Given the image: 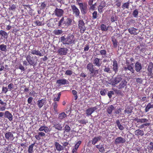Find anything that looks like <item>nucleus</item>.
<instances>
[{
	"mask_svg": "<svg viewBox=\"0 0 153 153\" xmlns=\"http://www.w3.org/2000/svg\"><path fill=\"white\" fill-rule=\"evenodd\" d=\"M60 40L63 45H70L75 43L76 38L74 35L70 33L66 37L64 36L61 37Z\"/></svg>",
	"mask_w": 153,
	"mask_h": 153,
	"instance_id": "f257e3e1",
	"label": "nucleus"
},
{
	"mask_svg": "<svg viewBox=\"0 0 153 153\" xmlns=\"http://www.w3.org/2000/svg\"><path fill=\"white\" fill-rule=\"evenodd\" d=\"M72 20L69 17H62L59 22L58 26L68 27L72 24Z\"/></svg>",
	"mask_w": 153,
	"mask_h": 153,
	"instance_id": "f03ea898",
	"label": "nucleus"
},
{
	"mask_svg": "<svg viewBox=\"0 0 153 153\" xmlns=\"http://www.w3.org/2000/svg\"><path fill=\"white\" fill-rule=\"evenodd\" d=\"M94 67V65L91 62L88 64L86 66L87 69L90 73L91 78L97 76V75L99 74V70L95 69Z\"/></svg>",
	"mask_w": 153,
	"mask_h": 153,
	"instance_id": "7ed1b4c3",
	"label": "nucleus"
},
{
	"mask_svg": "<svg viewBox=\"0 0 153 153\" xmlns=\"http://www.w3.org/2000/svg\"><path fill=\"white\" fill-rule=\"evenodd\" d=\"M122 79L121 76L118 75L111 79L107 83L112 85L115 86L119 83L122 80Z\"/></svg>",
	"mask_w": 153,
	"mask_h": 153,
	"instance_id": "20e7f679",
	"label": "nucleus"
},
{
	"mask_svg": "<svg viewBox=\"0 0 153 153\" xmlns=\"http://www.w3.org/2000/svg\"><path fill=\"white\" fill-rule=\"evenodd\" d=\"M37 59L36 56H31L30 55H27L26 57V59L28 62L31 65H35L37 60L35 59Z\"/></svg>",
	"mask_w": 153,
	"mask_h": 153,
	"instance_id": "39448f33",
	"label": "nucleus"
},
{
	"mask_svg": "<svg viewBox=\"0 0 153 153\" xmlns=\"http://www.w3.org/2000/svg\"><path fill=\"white\" fill-rule=\"evenodd\" d=\"M78 26L81 33H83L85 30L86 28L85 26V24L83 20L80 19L78 21Z\"/></svg>",
	"mask_w": 153,
	"mask_h": 153,
	"instance_id": "423d86ee",
	"label": "nucleus"
},
{
	"mask_svg": "<svg viewBox=\"0 0 153 153\" xmlns=\"http://www.w3.org/2000/svg\"><path fill=\"white\" fill-rule=\"evenodd\" d=\"M153 69V63L152 62H150L148 65L147 72V75L150 78L153 77V73L152 72Z\"/></svg>",
	"mask_w": 153,
	"mask_h": 153,
	"instance_id": "0eeeda50",
	"label": "nucleus"
},
{
	"mask_svg": "<svg viewBox=\"0 0 153 153\" xmlns=\"http://www.w3.org/2000/svg\"><path fill=\"white\" fill-rule=\"evenodd\" d=\"M82 13V14H85L88 12L87 5L86 4L82 3H78Z\"/></svg>",
	"mask_w": 153,
	"mask_h": 153,
	"instance_id": "6e6552de",
	"label": "nucleus"
},
{
	"mask_svg": "<svg viewBox=\"0 0 153 153\" xmlns=\"http://www.w3.org/2000/svg\"><path fill=\"white\" fill-rule=\"evenodd\" d=\"M71 8L72 9L73 14L76 17L79 16L80 12L78 8L74 4L71 5Z\"/></svg>",
	"mask_w": 153,
	"mask_h": 153,
	"instance_id": "1a4fd4ad",
	"label": "nucleus"
},
{
	"mask_svg": "<svg viewBox=\"0 0 153 153\" xmlns=\"http://www.w3.org/2000/svg\"><path fill=\"white\" fill-rule=\"evenodd\" d=\"M93 63L95 66L97 67L101 66L102 64L101 60L98 58L94 57L93 61Z\"/></svg>",
	"mask_w": 153,
	"mask_h": 153,
	"instance_id": "9d476101",
	"label": "nucleus"
},
{
	"mask_svg": "<svg viewBox=\"0 0 153 153\" xmlns=\"http://www.w3.org/2000/svg\"><path fill=\"white\" fill-rule=\"evenodd\" d=\"M54 12L56 16L61 17L63 15L64 12L62 9L56 8Z\"/></svg>",
	"mask_w": 153,
	"mask_h": 153,
	"instance_id": "9b49d317",
	"label": "nucleus"
},
{
	"mask_svg": "<svg viewBox=\"0 0 153 153\" xmlns=\"http://www.w3.org/2000/svg\"><path fill=\"white\" fill-rule=\"evenodd\" d=\"M118 65L117 63V62L116 60H114L112 61V69L114 74L117 73L118 71Z\"/></svg>",
	"mask_w": 153,
	"mask_h": 153,
	"instance_id": "f8f14e48",
	"label": "nucleus"
},
{
	"mask_svg": "<svg viewBox=\"0 0 153 153\" xmlns=\"http://www.w3.org/2000/svg\"><path fill=\"white\" fill-rule=\"evenodd\" d=\"M53 19H51L49 21V22L48 23V25L49 27H56V22L58 21V19L57 18H55L53 19V21H52Z\"/></svg>",
	"mask_w": 153,
	"mask_h": 153,
	"instance_id": "ddd939ff",
	"label": "nucleus"
},
{
	"mask_svg": "<svg viewBox=\"0 0 153 153\" xmlns=\"http://www.w3.org/2000/svg\"><path fill=\"white\" fill-rule=\"evenodd\" d=\"M127 84V82L126 80L124 79H122L120 83L118 85V88L119 89H122L124 88H126Z\"/></svg>",
	"mask_w": 153,
	"mask_h": 153,
	"instance_id": "4468645a",
	"label": "nucleus"
},
{
	"mask_svg": "<svg viewBox=\"0 0 153 153\" xmlns=\"http://www.w3.org/2000/svg\"><path fill=\"white\" fill-rule=\"evenodd\" d=\"M126 142V139L121 137H119L116 138L114 143L115 144L117 145L120 143H124Z\"/></svg>",
	"mask_w": 153,
	"mask_h": 153,
	"instance_id": "2eb2a0df",
	"label": "nucleus"
},
{
	"mask_svg": "<svg viewBox=\"0 0 153 153\" xmlns=\"http://www.w3.org/2000/svg\"><path fill=\"white\" fill-rule=\"evenodd\" d=\"M68 49L65 48H60L57 51L58 53L61 55H66L67 53Z\"/></svg>",
	"mask_w": 153,
	"mask_h": 153,
	"instance_id": "dca6fc26",
	"label": "nucleus"
},
{
	"mask_svg": "<svg viewBox=\"0 0 153 153\" xmlns=\"http://www.w3.org/2000/svg\"><path fill=\"white\" fill-rule=\"evenodd\" d=\"M46 102L45 99H42L41 100H39L37 101V104L39 108H42L43 105H45Z\"/></svg>",
	"mask_w": 153,
	"mask_h": 153,
	"instance_id": "f3484780",
	"label": "nucleus"
},
{
	"mask_svg": "<svg viewBox=\"0 0 153 153\" xmlns=\"http://www.w3.org/2000/svg\"><path fill=\"white\" fill-rule=\"evenodd\" d=\"M6 139L8 140L12 141L14 139L13 134L11 132L6 133L5 135Z\"/></svg>",
	"mask_w": 153,
	"mask_h": 153,
	"instance_id": "a211bd4d",
	"label": "nucleus"
},
{
	"mask_svg": "<svg viewBox=\"0 0 153 153\" xmlns=\"http://www.w3.org/2000/svg\"><path fill=\"white\" fill-rule=\"evenodd\" d=\"M97 109L96 107L89 108L86 110V113L88 116H90Z\"/></svg>",
	"mask_w": 153,
	"mask_h": 153,
	"instance_id": "6ab92c4d",
	"label": "nucleus"
},
{
	"mask_svg": "<svg viewBox=\"0 0 153 153\" xmlns=\"http://www.w3.org/2000/svg\"><path fill=\"white\" fill-rule=\"evenodd\" d=\"M134 65L133 63H131L130 65H127V67H125L123 68V70L127 71L128 70L131 71L132 73H134V70L132 67Z\"/></svg>",
	"mask_w": 153,
	"mask_h": 153,
	"instance_id": "aec40b11",
	"label": "nucleus"
},
{
	"mask_svg": "<svg viewBox=\"0 0 153 153\" xmlns=\"http://www.w3.org/2000/svg\"><path fill=\"white\" fill-rule=\"evenodd\" d=\"M31 53L32 54L40 56H43L40 51H39L38 50H36V49L34 48L31 50Z\"/></svg>",
	"mask_w": 153,
	"mask_h": 153,
	"instance_id": "412c9836",
	"label": "nucleus"
},
{
	"mask_svg": "<svg viewBox=\"0 0 153 153\" xmlns=\"http://www.w3.org/2000/svg\"><path fill=\"white\" fill-rule=\"evenodd\" d=\"M4 117L7 118L10 121H11L13 119V116L12 114L8 111H7L4 112Z\"/></svg>",
	"mask_w": 153,
	"mask_h": 153,
	"instance_id": "4be33fe9",
	"label": "nucleus"
},
{
	"mask_svg": "<svg viewBox=\"0 0 153 153\" xmlns=\"http://www.w3.org/2000/svg\"><path fill=\"white\" fill-rule=\"evenodd\" d=\"M54 144L56 150L58 151L59 152L64 149L63 146L57 142H55L54 143Z\"/></svg>",
	"mask_w": 153,
	"mask_h": 153,
	"instance_id": "5701e85b",
	"label": "nucleus"
},
{
	"mask_svg": "<svg viewBox=\"0 0 153 153\" xmlns=\"http://www.w3.org/2000/svg\"><path fill=\"white\" fill-rule=\"evenodd\" d=\"M111 67L109 65L108 66H104L103 70L107 74H111L112 73V70L111 68Z\"/></svg>",
	"mask_w": 153,
	"mask_h": 153,
	"instance_id": "b1692460",
	"label": "nucleus"
},
{
	"mask_svg": "<svg viewBox=\"0 0 153 153\" xmlns=\"http://www.w3.org/2000/svg\"><path fill=\"white\" fill-rule=\"evenodd\" d=\"M39 131H44L45 133H48V132H50L51 130L48 126H41L39 129Z\"/></svg>",
	"mask_w": 153,
	"mask_h": 153,
	"instance_id": "393cba45",
	"label": "nucleus"
},
{
	"mask_svg": "<svg viewBox=\"0 0 153 153\" xmlns=\"http://www.w3.org/2000/svg\"><path fill=\"white\" fill-rule=\"evenodd\" d=\"M137 30V29L134 27H131L128 29L129 33L131 34L134 35H137L138 33L136 32Z\"/></svg>",
	"mask_w": 153,
	"mask_h": 153,
	"instance_id": "a878e982",
	"label": "nucleus"
},
{
	"mask_svg": "<svg viewBox=\"0 0 153 153\" xmlns=\"http://www.w3.org/2000/svg\"><path fill=\"white\" fill-rule=\"evenodd\" d=\"M141 64L138 62L136 63L135 65V68L137 72H139L142 69Z\"/></svg>",
	"mask_w": 153,
	"mask_h": 153,
	"instance_id": "bb28decb",
	"label": "nucleus"
},
{
	"mask_svg": "<svg viewBox=\"0 0 153 153\" xmlns=\"http://www.w3.org/2000/svg\"><path fill=\"white\" fill-rule=\"evenodd\" d=\"M68 82L67 80L65 79H62L57 80L56 83L58 84L59 86H61L62 85H65Z\"/></svg>",
	"mask_w": 153,
	"mask_h": 153,
	"instance_id": "cd10ccee",
	"label": "nucleus"
},
{
	"mask_svg": "<svg viewBox=\"0 0 153 153\" xmlns=\"http://www.w3.org/2000/svg\"><path fill=\"white\" fill-rule=\"evenodd\" d=\"M53 127L55 128L56 129L58 130L61 131L62 129L63 126L62 124L58 123L54 124Z\"/></svg>",
	"mask_w": 153,
	"mask_h": 153,
	"instance_id": "c85d7f7f",
	"label": "nucleus"
},
{
	"mask_svg": "<svg viewBox=\"0 0 153 153\" xmlns=\"http://www.w3.org/2000/svg\"><path fill=\"white\" fill-rule=\"evenodd\" d=\"M134 134L137 136H143L144 134V132L143 130L138 129L135 131Z\"/></svg>",
	"mask_w": 153,
	"mask_h": 153,
	"instance_id": "c756f323",
	"label": "nucleus"
},
{
	"mask_svg": "<svg viewBox=\"0 0 153 153\" xmlns=\"http://www.w3.org/2000/svg\"><path fill=\"white\" fill-rule=\"evenodd\" d=\"M136 120L137 123H147L149 122V120L146 118H142L141 119H139L138 118H136L135 119Z\"/></svg>",
	"mask_w": 153,
	"mask_h": 153,
	"instance_id": "7c9ffc66",
	"label": "nucleus"
},
{
	"mask_svg": "<svg viewBox=\"0 0 153 153\" xmlns=\"http://www.w3.org/2000/svg\"><path fill=\"white\" fill-rule=\"evenodd\" d=\"M102 138V137L99 136L98 137H94L92 140V144L93 145H95L98 141H100Z\"/></svg>",
	"mask_w": 153,
	"mask_h": 153,
	"instance_id": "2f4dec72",
	"label": "nucleus"
},
{
	"mask_svg": "<svg viewBox=\"0 0 153 153\" xmlns=\"http://www.w3.org/2000/svg\"><path fill=\"white\" fill-rule=\"evenodd\" d=\"M0 104L1 105H3V106H0V110L1 111H4L6 109V107L7 105L6 102H4L2 100L0 99Z\"/></svg>",
	"mask_w": 153,
	"mask_h": 153,
	"instance_id": "473e14b6",
	"label": "nucleus"
},
{
	"mask_svg": "<svg viewBox=\"0 0 153 153\" xmlns=\"http://www.w3.org/2000/svg\"><path fill=\"white\" fill-rule=\"evenodd\" d=\"M96 148L99 149L100 152L101 153L104 152L105 151L104 146L100 144L96 146Z\"/></svg>",
	"mask_w": 153,
	"mask_h": 153,
	"instance_id": "72a5a7b5",
	"label": "nucleus"
},
{
	"mask_svg": "<svg viewBox=\"0 0 153 153\" xmlns=\"http://www.w3.org/2000/svg\"><path fill=\"white\" fill-rule=\"evenodd\" d=\"M66 117V114L65 112H63L59 114L58 118L59 120H62Z\"/></svg>",
	"mask_w": 153,
	"mask_h": 153,
	"instance_id": "f704fd0d",
	"label": "nucleus"
},
{
	"mask_svg": "<svg viewBox=\"0 0 153 153\" xmlns=\"http://www.w3.org/2000/svg\"><path fill=\"white\" fill-rule=\"evenodd\" d=\"M35 143H34L29 146L27 150L28 153H33V148Z\"/></svg>",
	"mask_w": 153,
	"mask_h": 153,
	"instance_id": "c9c22d12",
	"label": "nucleus"
},
{
	"mask_svg": "<svg viewBox=\"0 0 153 153\" xmlns=\"http://www.w3.org/2000/svg\"><path fill=\"white\" fill-rule=\"evenodd\" d=\"M152 108H153V104H152L151 103H149L145 107V111L146 112H148Z\"/></svg>",
	"mask_w": 153,
	"mask_h": 153,
	"instance_id": "e433bc0d",
	"label": "nucleus"
},
{
	"mask_svg": "<svg viewBox=\"0 0 153 153\" xmlns=\"http://www.w3.org/2000/svg\"><path fill=\"white\" fill-rule=\"evenodd\" d=\"M0 35L4 39H7L8 37V34L4 30H0Z\"/></svg>",
	"mask_w": 153,
	"mask_h": 153,
	"instance_id": "4c0bfd02",
	"label": "nucleus"
},
{
	"mask_svg": "<svg viewBox=\"0 0 153 153\" xmlns=\"http://www.w3.org/2000/svg\"><path fill=\"white\" fill-rule=\"evenodd\" d=\"M53 105L54 113L55 114H57L58 113V110L57 109L58 104L57 102H54L53 103Z\"/></svg>",
	"mask_w": 153,
	"mask_h": 153,
	"instance_id": "58836bf2",
	"label": "nucleus"
},
{
	"mask_svg": "<svg viewBox=\"0 0 153 153\" xmlns=\"http://www.w3.org/2000/svg\"><path fill=\"white\" fill-rule=\"evenodd\" d=\"M116 123L119 129L122 131L124 129V127L121 124L120 121L117 120L116 121Z\"/></svg>",
	"mask_w": 153,
	"mask_h": 153,
	"instance_id": "ea45409f",
	"label": "nucleus"
},
{
	"mask_svg": "<svg viewBox=\"0 0 153 153\" xmlns=\"http://www.w3.org/2000/svg\"><path fill=\"white\" fill-rule=\"evenodd\" d=\"M133 109L130 107H127L124 111V113L128 114H130L132 112Z\"/></svg>",
	"mask_w": 153,
	"mask_h": 153,
	"instance_id": "a19ab883",
	"label": "nucleus"
},
{
	"mask_svg": "<svg viewBox=\"0 0 153 153\" xmlns=\"http://www.w3.org/2000/svg\"><path fill=\"white\" fill-rule=\"evenodd\" d=\"M137 50H139L140 51L143 52L145 49V47L143 44H140L137 46Z\"/></svg>",
	"mask_w": 153,
	"mask_h": 153,
	"instance_id": "79ce46f5",
	"label": "nucleus"
},
{
	"mask_svg": "<svg viewBox=\"0 0 153 153\" xmlns=\"http://www.w3.org/2000/svg\"><path fill=\"white\" fill-rule=\"evenodd\" d=\"M100 55L102 56L103 58H105L107 54L106 51L105 49L101 50L100 51Z\"/></svg>",
	"mask_w": 153,
	"mask_h": 153,
	"instance_id": "37998d69",
	"label": "nucleus"
},
{
	"mask_svg": "<svg viewBox=\"0 0 153 153\" xmlns=\"http://www.w3.org/2000/svg\"><path fill=\"white\" fill-rule=\"evenodd\" d=\"M63 31L62 30L56 29L53 31V33L55 35H59L62 34Z\"/></svg>",
	"mask_w": 153,
	"mask_h": 153,
	"instance_id": "c03bdc74",
	"label": "nucleus"
},
{
	"mask_svg": "<svg viewBox=\"0 0 153 153\" xmlns=\"http://www.w3.org/2000/svg\"><path fill=\"white\" fill-rule=\"evenodd\" d=\"M0 50L6 52L7 50V46L6 45L2 44L0 45Z\"/></svg>",
	"mask_w": 153,
	"mask_h": 153,
	"instance_id": "a18cd8bd",
	"label": "nucleus"
},
{
	"mask_svg": "<svg viewBox=\"0 0 153 153\" xmlns=\"http://www.w3.org/2000/svg\"><path fill=\"white\" fill-rule=\"evenodd\" d=\"M114 109V106L112 105H111L107 108V112L109 114H111Z\"/></svg>",
	"mask_w": 153,
	"mask_h": 153,
	"instance_id": "49530a36",
	"label": "nucleus"
},
{
	"mask_svg": "<svg viewBox=\"0 0 153 153\" xmlns=\"http://www.w3.org/2000/svg\"><path fill=\"white\" fill-rule=\"evenodd\" d=\"M71 127L68 124H66L65 125V127H64V130L65 132H69L71 130Z\"/></svg>",
	"mask_w": 153,
	"mask_h": 153,
	"instance_id": "de8ad7c7",
	"label": "nucleus"
},
{
	"mask_svg": "<svg viewBox=\"0 0 153 153\" xmlns=\"http://www.w3.org/2000/svg\"><path fill=\"white\" fill-rule=\"evenodd\" d=\"M57 97H54L53 99V100L54 102H56V101L59 102L60 98V97L61 95V92H59L57 94Z\"/></svg>",
	"mask_w": 153,
	"mask_h": 153,
	"instance_id": "09e8293b",
	"label": "nucleus"
},
{
	"mask_svg": "<svg viewBox=\"0 0 153 153\" xmlns=\"http://www.w3.org/2000/svg\"><path fill=\"white\" fill-rule=\"evenodd\" d=\"M129 6V1L128 2H126L123 4L122 5V7L124 9H128Z\"/></svg>",
	"mask_w": 153,
	"mask_h": 153,
	"instance_id": "8fccbe9b",
	"label": "nucleus"
},
{
	"mask_svg": "<svg viewBox=\"0 0 153 153\" xmlns=\"http://www.w3.org/2000/svg\"><path fill=\"white\" fill-rule=\"evenodd\" d=\"M100 28L101 30L103 31H106L108 29V27L104 24H102L101 25Z\"/></svg>",
	"mask_w": 153,
	"mask_h": 153,
	"instance_id": "3c124183",
	"label": "nucleus"
},
{
	"mask_svg": "<svg viewBox=\"0 0 153 153\" xmlns=\"http://www.w3.org/2000/svg\"><path fill=\"white\" fill-rule=\"evenodd\" d=\"M112 41L113 46L114 48H116L117 46V40L114 38L112 39Z\"/></svg>",
	"mask_w": 153,
	"mask_h": 153,
	"instance_id": "603ef678",
	"label": "nucleus"
},
{
	"mask_svg": "<svg viewBox=\"0 0 153 153\" xmlns=\"http://www.w3.org/2000/svg\"><path fill=\"white\" fill-rule=\"evenodd\" d=\"M150 125V123H145L142 124L141 125L138 127V128L140 129L143 128L145 126H148Z\"/></svg>",
	"mask_w": 153,
	"mask_h": 153,
	"instance_id": "864d4df0",
	"label": "nucleus"
},
{
	"mask_svg": "<svg viewBox=\"0 0 153 153\" xmlns=\"http://www.w3.org/2000/svg\"><path fill=\"white\" fill-rule=\"evenodd\" d=\"M149 144L150 146H147V149L149 151L152 152L153 150V143L150 142Z\"/></svg>",
	"mask_w": 153,
	"mask_h": 153,
	"instance_id": "5fc2aeb1",
	"label": "nucleus"
},
{
	"mask_svg": "<svg viewBox=\"0 0 153 153\" xmlns=\"http://www.w3.org/2000/svg\"><path fill=\"white\" fill-rule=\"evenodd\" d=\"M138 11L137 9H135L133 12V16L135 18H137L138 16Z\"/></svg>",
	"mask_w": 153,
	"mask_h": 153,
	"instance_id": "6e6d98bb",
	"label": "nucleus"
},
{
	"mask_svg": "<svg viewBox=\"0 0 153 153\" xmlns=\"http://www.w3.org/2000/svg\"><path fill=\"white\" fill-rule=\"evenodd\" d=\"M47 5L46 2L44 1L43 2H42L41 4L40 5V9H44L46 7Z\"/></svg>",
	"mask_w": 153,
	"mask_h": 153,
	"instance_id": "4d7b16f0",
	"label": "nucleus"
},
{
	"mask_svg": "<svg viewBox=\"0 0 153 153\" xmlns=\"http://www.w3.org/2000/svg\"><path fill=\"white\" fill-rule=\"evenodd\" d=\"M82 141H79L75 144L74 146V149H78L80 145L81 144Z\"/></svg>",
	"mask_w": 153,
	"mask_h": 153,
	"instance_id": "13d9d810",
	"label": "nucleus"
},
{
	"mask_svg": "<svg viewBox=\"0 0 153 153\" xmlns=\"http://www.w3.org/2000/svg\"><path fill=\"white\" fill-rule=\"evenodd\" d=\"M79 122L82 124H86L88 123V121L85 119H82L79 120Z\"/></svg>",
	"mask_w": 153,
	"mask_h": 153,
	"instance_id": "bf43d9fd",
	"label": "nucleus"
},
{
	"mask_svg": "<svg viewBox=\"0 0 153 153\" xmlns=\"http://www.w3.org/2000/svg\"><path fill=\"white\" fill-rule=\"evenodd\" d=\"M106 92V90L105 89H103L100 91V93L101 95L104 96L105 95Z\"/></svg>",
	"mask_w": 153,
	"mask_h": 153,
	"instance_id": "052dcab7",
	"label": "nucleus"
},
{
	"mask_svg": "<svg viewBox=\"0 0 153 153\" xmlns=\"http://www.w3.org/2000/svg\"><path fill=\"white\" fill-rule=\"evenodd\" d=\"M117 20V16L115 15H113L112 16L111 18V21L113 22L115 21H116Z\"/></svg>",
	"mask_w": 153,
	"mask_h": 153,
	"instance_id": "680f3d73",
	"label": "nucleus"
},
{
	"mask_svg": "<svg viewBox=\"0 0 153 153\" xmlns=\"http://www.w3.org/2000/svg\"><path fill=\"white\" fill-rule=\"evenodd\" d=\"M92 18L93 19H95L97 18V12L94 11L92 14Z\"/></svg>",
	"mask_w": 153,
	"mask_h": 153,
	"instance_id": "e2e57ef3",
	"label": "nucleus"
},
{
	"mask_svg": "<svg viewBox=\"0 0 153 153\" xmlns=\"http://www.w3.org/2000/svg\"><path fill=\"white\" fill-rule=\"evenodd\" d=\"M73 74V72L72 71L70 70H67L65 73V74L68 75H72Z\"/></svg>",
	"mask_w": 153,
	"mask_h": 153,
	"instance_id": "0e129e2a",
	"label": "nucleus"
},
{
	"mask_svg": "<svg viewBox=\"0 0 153 153\" xmlns=\"http://www.w3.org/2000/svg\"><path fill=\"white\" fill-rule=\"evenodd\" d=\"M114 94V93L113 91H109L108 92V96L110 98L112 97V95H113Z\"/></svg>",
	"mask_w": 153,
	"mask_h": 153,
	"instance_id": "69168bd1",
	"label": "nucleus"
},
{
	"mask_svg": "<svg viewBox=\"0 0 153 153\" xmlns=\"http://www.w3.org/2000/svg\"><path fill=\"white\" fill-rule=\"evenodd\" d=\"M35 22L37 25L41 26L44 25L42 21L40 22L39 20L36 21Z\"/></svg>",
	"mask_w": 153,
	"mask_h": 153,
	"instance_id": "338daca9",
	"label": "nucleus"
},
{
	"mask_svg": "<svg viewBox=\"0 0 153 153\" xmlns=\"http://www.w3.org/2000/svg\"><path fill=\"white\" fill-rule=\"evenodd\" d=\"M106 5V3L104 1H102L100 5L99 6L101 7H102L103 8H104L105 6Z\"/></svg>",
	"mask_w": 153,
	"mask_h": 153,
	"instance_id": "774afa93",
	"label": "nucleus"
}]
</instances>
